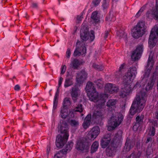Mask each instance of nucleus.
Here are the masks:
<instances>
[{
	"label": "nucleus",
	"instance_id": "nucleus-1",
	"mask_svg": "<svg viewBox=\"0 0 158 158\" xmlns=\"http://www.w3.org/2000/svg\"><path fill=\"white\" fill-rule=\"evenodd\" d=\"M58 131L63 135H58L56 137V145L58 148H61L67 141L69 137V128L65 121H60V124L58 127Z\"/></svg>",
	"mask_w": 158,
	"mask_h": 158
},
{
	"label": "nucleus",
	"instance_id": "nucleus-2",
	"mask_svg": "<svg viewBox=\"0 0 158 158\" xmlns=\"http://www.w3.org/2000/svg\"><path fill=\"white\" fill-rule=\"evenodd\" d=\"M146 101L145 94L142 93L137 95L134 99L129 111V113L132 115L136 113H139L142 110Z\"/></svg>",
	"mask_w": 158,
	"mask_h": 158
},
{
	"label": "nucleus",
	"instance_id": "nucleus-3",
	"mask_svg": "<svg viewBox=\"0 0 158 158\" xmlns=\"http://www.w3.org/2000/svg\"><path fill=\"white\" fill-rule=\"evenodd\" d=\"M122 132L118 131L115 135L113 139L111 141L112 146L108 147L106 150V155L109 156H113L115 155L116 148L121 145Z\"/></svg>",
	"mask_w": 158,
	"mask_h": 158
},
{
	"label": "nucleus",
	"instance_id": "nucleus-4",
	"mask_svg": "<svg viewBox=\"0 0 158 158\" xmlns=\"http://www.w3.org/2000/svg\"><path fill=\"white\" fill-rule=\"evenodd\" d=\"M123 118V114L119 113H116L113 114L109 121L110 126L107 129L109 131L113 130L115 128L119 126L122 123Z\"/></svg>",
	"mask_w": 158,
	"mask_h": 158
},
{
	"label": "nucleus",
	"instance_id": "nucleus-5",
	"mask_svg": "<svg viewBox=\"0 0 158 158\" xmlns=\"http://www.w3.org/2000/svg\"><path fill=\"white\" fill-rule=\"evenodd\" d=\"M145 26L143 22H141L138 23L132 33V36L135 39H138L142 36L145 32Z\"/></svg>",
	"mask_w": 158,
	"mask_h": 158
},
{
	"label": "nucleus",
	"instance_id": "nucleus-6",
	"mask_svg": "<svg viewBox=\"0 0 158 158\" xmlns=\"http://www.w3.org/2000/svg\"><path fill=\"white\" fill-rule=\"evenodd\" d=\"M89 100L94 102H98L99 104H102L104 102V96L105 94H98L96 91L92 92L88 94Z\"/></svg>",
	"mask_w": 158,
	"mask_h": 158
},
{
	"label": "nucleus",
	"instance_id": "nucleus-7",
	"mask_svg": "<svg viewBox=\"0 0 158 158\" xmlns=\"http://www.w3.org/2000/svg\"><path fill=\"white\" fill-rule=\"evenodd\" d=\"M89 143L87 142L85 140L80 139L77 141L76 148L78 151L85 152L89 151Z\"/></svg>",
	"mask_w": 158,
	"mask_h": 158
},
{
	"label": "nucleus",
	"instance_id": "nucleus-8",
	"mask_svg": "<svg viewBox=\"0 0 158 158\" xmlns=\"http://www.w3.org/2000/svg\"><path fill=\"white\" fill-rule=\"evenodd\" d=\"M94 33V31L93 30L91 31V34H90L87 29L85 30L81 29L80 31L81 38L83 41H86L89 39L91 41H92L95 38Z\"/></svg>",
	"mask_w": 158,
	"mask_h": 158
},
{
	"label": "nucleus",
	"instance_id": "nucleus-9",
	"mask_svg": "<svg viewBox=\"0 0 158 158\" xmlns=\"http://www.w3.org/2000/svg\"><path fill=\"white\" fill-rule=\"evenodd\" d=\"M158 35V27L152 28L149 36L148 44L150 49L152 48L156 45L157 42V38L156 37L155 31Z\"/></svg>",
	"mask_w": 158,
	"mask_h": 158
},
{
	"label": "nucleus",
	"instance_id": "nucleus-10",
	"mask_svg": "<svg viewBox=\"0 0 158 158\" xmlns=\"http://www.w3.org/2000/svg\"><path fill=\"white\" fill-rule=\"evenodd\" d=\"M100 132V129L99 127L94 126L89 131L87 135V137L90 140H94L97 137Z\"/></svg>",
	"mask_w": 158,
	"mask_h": 158
},
{
	"label": "nucleus",
	"instance_id": "nucleus-11",
	"mask_svg": "<svg viewBox=\"0 0 158 158\" xmlns=\"http://www.w3.org/2000/svg\"><path fill=\"white\" fill-rule=\"evenodd\" d=\"M143 50V45L138 46L132 54L131 57L132 60L135 61L139 59L141 56Z\"/></svg>",
	"mask_w": 158,
	"mask_h": 158
},
{
	"label": "nucleus",
	"instance_id": "nucleus-12",
	"mask_svg": "<svg viewBox=\"0 0 158 158\" xmlns=\"http://www.w3.org/2000/svg\"><path fill=\"white\" fill-rule=\"evenodd\" d=\"M87 78V74L83 70L77 73L76 76V81L78 84H81Z\"/></svg>",
	"mask_w": 158,
	"mask_h": 158
},
{
	"label": "nucleus",
	"instance_id": "nucleus-13",
	"mask_svg": "<svg viewBox=\"0 0 158 158\" xmlns=\"http://www.w3.org/2000/svg\"><path fill=\"white\" fill-rule=\"evenodd\" d=\"M154 64V61L153 60L152 56H151V54L149 55L148 62L146 66V69H147V72H146L143 75L144 77H148L150 74V71L152 69Z\"/></svg>",
	"mask_w": 158,
	"mask_h": 158
},
{
	"label": "nucleus",
	"instance_id": "nucleus-14",
	"mask_svg": "<svg viewBox=\"0 0 158 158\" xmlns=\"http://www.w3.org/2000/svg\"><path fill=\"white\" fill-rule=\"evenodd\" d=\"M111 135L107 134L105 135L101 140L100 145L102 148H106L111 141Z\"/></svg>",
	"mask_w": 158,
	"mask_h": 158
},
{
	"label": "nucleus",
	"instance_id": "nucleus-15",
	"mask_svg": "<svg viewBox=\"0 0 158 158\" xmlns=\"http://www.w3.org/2000/svg\"><path fill=\"white\" fill-rule=\"evenodd\" d=\"M147 17L150 19L153 18L158 19V6H156V8L152 10H149L146 13Z\"/></svg>",
	"mask_w": 158,
	"mask_h": 158
},
{
	"label": "nucleus",
	"instance_id": "nucleus-16",
	"mask_svg": "<svg viewBox=\"0 0 158 158\" xmlns=\"http://www.w3.org/2000/svg\"><path fill=\"white\" fill-rule=\"evenodd\" d=\"M70 93L72 99L75 102L77 101L78 95L80 94V90L77 85H75L72 87Z\"/></svg>",
	"mask_w": 158,
	"mask_h": 158
},
{
	"label": "nucleus",
	"instance_id": "nucleus-17",
	"mask_svg": "<svg viewBox=\"0 0 158 158\" xmlns=\"http://www.w3.org/2000/svg\"><path fill=\"white\" fill-rule=\"evenodd\" d=\"M118 90V88L115 85L111 83H108L105 85V90L110 94L116 93Z\"/></svg>",
	"mask_w": 158,
	"mask_h": 158
},
{
	"label": "nucleus",
	"instance_id": "nucleus-18",
	"mask_svg": "<svg viewBox=\"0 0 158 158\" xmlns=\"http://www.w3.org/2000/svg\"><path fill=\"white\" fill-rule=\"evenodd\" d=\"M86 48L85 46H81L80 48L79 47H77L74 52L73 56H76L83 55L86 53Z\"/></svg>",
	"mask_w": 158,
	"mask_h": 158
},
{
	"label": "nucleus",
	"instance_id": "nucleus-19",
	"mask_svg": "<svg viewBox=\"0 0 158 158\" xmlns=\"http://www.w3.org/2000/svg\"><path fill=\"white\" fill-rule=\"evenodd\" d=\"M103 115L102 109L101 107H97L94 111L92 117L94 119L101 118Z\"/></svg>",
	"mask_w": 158,
	"mask_h": 158
},
{
	"label": "nucleus",
	"instance_id": "nucleus-20",
	"mask_svg": "<svg viewBox=\"0 0 158 158\" xmlns=\"http://www.w3.org/2000/svg\"><path fill=\"white\" fill-rule=\"evenodd\" d=\"M132 75L129 73H127L123 77V82L125 85H128L131 83L133 79Z\"/></svg>",
	"mask_w": 158,
	"mask_h": 158
},
{
	"label": "nucleus",
	"instance_id": "nucleus-21",
	"mask_svg": "<svg viewBox=\"0 0 158 158\" xmlns=\"http://www.w3.org/2000/svg\"><path fill=\"white\" fill-rule=\"evenodd\" d=\"M73 146V142L72 141H69L67 144H66L65 147L60 151V154H66L68 152H69L72 149Z\"/></svg>",
	"mask_w": 158,
	"mask_h": 158
},
{
	"label": "nucleus",
	"instance_id": "nucleus-22",
	"mask_svg": "<svg viewBox=\"0 0 158 158\" xmlns=\"http://www.w3.org/2000/svg\"><path fill=\"white\" fill-rule=\"evenodd\" d=\"M91 120V115L88 114L85 118L82 124V126L85 129L88 128L90 125Z\"/></svg>",
	"mask_w": 158,
	"mask_h": 158
},
{
	"label": "nucleus",
	"instance_id": "nucleus-23",
	"mask_svg": "<svg viewBox=\"0 0 158 158\" xmlns=\"http://www.w3.org/2000/svg\"><path fill=\"white\" fill-rule=\"evenodd\" d=\"M86 89L87 92V94H89V93L92 92L96 91L93 84L91 82H87L86 85Z\"/></svg>",
	"mask_w": 158,
	"mask_h": 158
},
{
	"label": "nucleus",
	"instance_id": "nucleus-24",
	"mask_svg": "<svg viewBox=\"0 0 158 158\" xmlns=\"http://www.w3.org/2000/svg\"><path fill=\"white\" fill-rule=\"evenodd\" d=\"M131 90V88L129 87H125L121 92L120 96L123 98H125L128 95Z\"/></svg>",
	"mask_w": 158,
	"mask_h": 158
},
{
	"label": "nucleus",
	"instance_id": "nucleus-25",
	"mask_svg": "<svg viewBox=\"0 0 158 158\" xmlns=\"http://www.w3.org/2000/svg\"><path fill=\"white\" fill-rule=\"evenodd\" d=\"M133 147L131 141L127 140L124 146L123 151L127 152H128Z\"/></svg>",
	"mask_w": 158,
	"mask_h": 158
},
{
	"label": "nucleus",
	"instance_id": "nucleus-26",
	"mask_svg": "<svg viewBox=\"0 0 158 158\" xmlns=\"http://www.w3.org/2000/svg\"><path fill=\"white\" fill-rule=\"evenodd\" d=\"M73 84L72 78H66L65 79L64 86L66 88L72 85Z\"/></svg>",
	"mask_w": 158,
	"mask_h": 158
},
{
	"label": "nucleus",
	"instance_id": "nucleus-27",
	"mask_svg": "<svg viewBox=\"0 0 158 158\" xmlns=\"http://www.w3.org/2000/svg\"><path fill=\"white\" fill-rule=\"evenodd\" d=\"M69 114L68 110L67 108H63L60 111V115L62 118H66Z\"/></svg>",
	"mask_w": 158,
	"mask_h": 158
},
{
	"label": "nucleus",
	"instance_id": "nucleus-28",
	"mask_svg": "<svg viewBox=\"0 0 158 158\" xmlns=\"http://www.w3.org/2000/svg\"><path fill=\"white\" fill-rule=\"evenodd\" d=\"M99 146V143L98 141H95L92 144L91 147V152L93 153L96 152Z\"/></svg>",
	"mask_w": 158,
	"mask_h": 158
},
{
	"label": "nucleus",
	"instance_id": "nucleus-29",
	"mask_svg": "<svg viewBox=\"0 0 158 158\" xmlns=\"http://www.w3.org/2000/svg\"><path fill=\"white\" fill-rule=\"evenodd\" d=\"M154 84V80L152 79L150 81H149L148 84L146 85L145 88V90L146 91H148L151 90Z\"/></svg>",
	"mask_w": 158,
	"mask_h": 158
},
{
	"label": "nucleus",
	"instance_id": "nucleus-30",
	"mask_svg": "<svg viewBox=\"0 0 158 158\" xmlns=\"http://www.w3.org/2000/svg\"><path fill=\"white\" fill-rule=\"evenodd\" d=\"M94 82L99 88H102L104 85L103 81L102 78L96 80L94 81Z\"/></svg>",
	"mask_w": 158,
	"mask_h": 158
},
{
	"label": "nucleus",
	"instance_id": "nucleus-31",
	"mask_svg": "<svg viewBox=\"0 0 158 158\" xmlns=\"http://www.w3.org/2000/svg\"><path fill=\"white\" fill-rule=\"evenodd\" d=\"M117 102V101L116 100L110 99L108 101L106 105L108 107L112 108V107H114L115 106Z\"/></svg>",
	"mask_w": 158,
	"mask_h": 158
},
{
	"label": "nucleus",
	"instance_id": "nucleus-32",
	"mask_svg": "<svg viewBox=\"0 0 158 158\" xmlns=\"http://www.w3.org/2000/svg\"><path fill=\"white\" fill-rule=\"evenodd\" d=\"M144 117L143 115H141L140 116L139 115L137 116L135 118L136 123L140 124V125L142 124L143 122Z\"/></svg>",
	"mask_w": 158,
	"mask_h": 158
},
{
	"label": "nucleus",
	"instance_id": "nucleus-33",
	"mask_svg": "<svg viewBox=\"0 0 158 158\" xmlns=\"http://www.w3.org/2000/svg\"><path fill=\"white\" fill-rule=\"evenodd\" d=\"M98 13L97 11H95L92 13L91 18L96 23H98L99 21V19L97 16Z\"/></svg>",
	"mask_w": 158,
	"mask_h": 158
},
{
	"label": "nucleus",
	"instance_id": "nucleus-34",
	"mask_svg": "<svg viewBox=\"0 0 158 158\" xmlns=\"http://www.w3.org/2000/svg\"><path fill=\"white\" fill-rule=\"evenodd\" d=\"M127 73H130L132 76H135L136 74L137 73V69L135 67H131L129 68V69L128 70Z\"/></svg>",
	"mask_w": 158,
	"mask_h": 158
},
{
	"label": "nucleus",
	"instance_id": "nucleus-35",
	"mask_svg": "<svg viewBox=\"0 0 158 158\" xmlns=\"http://www.w3.org/2000/svg\"><path fill=\"white\" fill-rule=\"evenodd\" d=\"M72 64L73 68L74 69H77L80 65L79 61L77 59L74 60L72 62Z\"/></svg>",
	"mask_w": 158,
	"mask_h": 158
},
{
	"label": "nucleus",
	"instance_id": "nucleus-36",
	"mask_svg": "<svg viewBox=\"0 0 158 158\" xmlns=\"http://www.w3.org/2000/svg\"><path fill=\"white\" fill-rule=\"evenodd\" d=\"M141 154V152L139 151L137 153L133 152L128 156V158H139Z\"/></svg>",
	"mask_w": 158,
	"mask_h": 158
},
{
	"label": "nucleus",
	"instance_id": "nucleus-37",
	"mask_svg": "<svg viewBox=\"0 0 158 158\" xmlns=\"http://www.w3.org/2000/svg\"><path fill=\"white\" fill-rule=\"evenodd\" d=\"M70 104V102L69 98H65L64 100L63 108H67V106H69Z\"/></svg>",
	"mask_w": 158,
	"mask_h": 158
},
{
	"label": "nucleus",
	"instance_id": "nucleus-38",
	"mask_svg": "<svg viewBox=\"0 0 158 158\" xmlns=\"http://www.w3.org/2000/svg\"><path fill=\"white\" fill-rule=\"evenodd\" d=\"M82 106V105L81 104L78 105L73 109V111L74 112H78L80 113L82 112L83 111V108Z\"/></svg>",
	"mask_w": 158,
	"mask_h": 158
},
{
	"label": "nucleus",
	"instance_id": "nucleus-39",
	"mask_svg": "<svg viewBox=\"0 0 158 158\" xmlns=\"http://www.w3.org/2000/svg\"><path fill=\"white\" fill-rule=\"evenodd\" d=\"M69 123L72 126L74 127H78L79 125V122L77 120L75 119H71L70 120Z\"/></svg>",
	"mask_w": 158,
	"mask_h": 158
},
{
	"label": "nucleus",
	"instance_id": "nucleus-40",
	"mask_svg": "<svg viewBox=\"0 0 158 158\" xmlns=\"http://www.w3.org/2000/svg\"><path fill=\"white\" fill-rule=\"evenodd\" d=\"M125 64H123L121 65L119 67V71L116 73L115 75L117 78H118L121 76V73H122V70L123 69L124 66Z\"/></svg>",
	"mask_w": 158,
	"mask_h": 158
},
{
	"label": "nucleus",
	"instance_id": "nucleus-41",
	"mask_svg": "<svg viewBox=\"0 0 158 158\" xmlns=\"http://www.w3.org/2000/svg\"><path fill=\"white\" fill-rule=\"evenodd\" d=\"M115 20V18L114 17L113 14L110 12L109 14L107 15L106 17V20L107 21H114Z\"/></svg>",
	"mask_w": 158,
	"mask_h": 158
},
{
	"label": "nucleus",
	"instance_id": "nucleus-42",
	"mask_svg": "<svg viewBox=\"0 0 158 158\" xmlns=\"http://www.w3.org/2000/svg\"><path fill=\"white\" fill-rule=\"evenodd\" d=\"M93 67L94 68L99 71H102L104 69V67L101 65L94 64L93 65Z\"/></svg>",
	"mask_w": 158,
	"mask_h": 158
},
{
	"label": "nucleus",
	"instance_id": "nucleus-43",
	"mask_svg": "<svg viewBox=\"0 0 158 158\" xmlns=\"http://www.w3.org/2000/svg\"><path fill=\"white\" fill-rule=\"evenodd\" d=\"M146 8L145 5L143 6L138 11L135 15L136 17H138L140 15L141 13L145 10Z\"/></svg>",
	"mask_w": 158,
	"mask_h": 158
},
{
	"label": "nucleus",
	"instance_id": "nucleus-44",
	"mask_svg": "<svg viewBox=\"0 0 158 158\" xmlns=\"http://www.w3.org/2000/svg\"><path fill=\"white\" fill-rule=\"evenodd\" d=\"M155 133V129L154 127L152 126L150 130V134L151 136H154Z\"/></svg>",
	"mask_w": 158,
	"mask_h": 158
},
{
	"label": "nucleus",
	"instance_id": "nucleus-45",
	"mask_svg": "<svg viewBox=\"0 0 158 158\" xmlns=\"http://www.w3.org/2000/svg\"><path fill=\"white\" fill-rule=\"evenodd\" d=\"M140 125V124L135 122L133 125V130L135 131H137Z\"/></svg>",
	"mask_w": 158,
	"mask_h": 158
},
{
	"label": "nucleus",
	"instance_id": "nucleus-46",
	"mask_svg": "<svg viewBox=\"0 0 158 158\" xmlns=\"http://www.w3.org/2000/svg\"><path fill=\"white\" fill-rule=\"evenodd\" d=\"M58 100H54L53 106V108L52 111L53 113L55 112V110L56 108L57 105Z\"/></svg>",
	"mask_w": 158,
	"mask_h": 158
},
{
	"label": "nucleus",
	"instance_id": "nucleus-47",
	"mask_svg": "<svg viewBox=\"0 0 158 158\" xmlns=\"http://www.w3.org/2000/svg\"><path fill=\"white\" fill-rule=\"evenodd\" d=\"M141 82L140 81L137 82L133 88L134 89H136L138 88H140L141 86Z\"/></svg>",
	"mask_w": 158,
	"mask_h": 158
},
{
	"label": "nucleus",
	"instance_id": "nucleus-48",
	"mask_svg": "<svg viewBox=\"0 0 158 158\" xmlns=\"http://www.w3.org/2000/svg\"><path fill=\"white\" fill-rule=\"evenodd\" d=\"M66 66L65 65L63 66L61 69V72L60 74H63L65 72L66 70Z\"/></svg>",
	"mask_w": 158,
	"mask_h": 158
},
{
	"label": "nucleus",
	"instance_id": "nucleus-49",
	"mask_svg": "<svg viewBox=\"0 0 158 158\" xmlns=\"http://www.w3.org/2000/svg\"><path fill=\"white\" fill-rule=\"evenodd\" d=\"M102 6L104 9H106L108 7V3L106 2V0H103Z\"/></svg>",
	"mask_w": 158,
	"mask_h": 158
},
{
	"label": "nucleus",
	"instance_id": "nucleus-50",
	"mask_svg": "<svg viewBox=\"0 0 158 158\" xmlns=\"http://www.w3.org/2000/svg\"><path fill=\"white\" fill-rule=\"evenodd\" d=\"M59 88L58 87L57 89V91H56V93L54 97V100H58V97L59 94Z\"/></svg>",
	"mask_w": 158,
	"mask_h": 158
},
{
	"label": "nucleus",
	"instance_id": "nucleus-51",
	"mask_svg": "<svg viewBox=\"0 0 158 158\" xmlns=\"http://www.w3.org/2000/svg\"><path fill=\"white\" fill-rule=\"evenodd\" d=\"M101 0H93L92 3L95 6H96L99 4Z\"/></svg>",
	"mask_w": 158,
	"mask_h": 158
},
{
	"label": "nucleus",
	"instance_id": "nucleus-52",
	"mask_svg": "<svg viewBox=\"0 0 158 158\" xmlns=\"http://www.w3.org/2000/svg\"><path fill=\"white\" fill-rule=\"evenodd\" d=\"M121 33L122 34H123V36H122L121 35H119V37L120 38H124L126 39L127 38V35L126 33H125L124 31H121Z\"/></svg>",
	"mask_w": 158,
	"mask_h": 158
},
{
	"label": "nucleus",
	"instance_id": "nucleus-53",
	"mask_svg": "<svg viewBox=\"0 0 158 158\" xmlns=\"http://www.w3.org/2000/svg\"><path fill=\"white\" fill-rule=\"evenodd\" d=\"M71 53V52L69 48H68L67 50V52H66V57L68 58H69L70 57V55Z\"/></svg>",
	"mask_w": 158,
	"mask_h": 158
},
{
	"label": "nucleus",
	"instance_id": "nucleus-54",
	"mask_svg": "<svg viewBox=\"0 0 158 158\" xmlns=\"http://www.w3.org/2000/svg\"><path fill=\"white\" fill-rule=\"evenodd\" d=\"M63 80V78L61 77H60V79H59V82H58V87L59 88L61 86V85L62 84V83Z\"/></svg>",
	"mask_w": 158,
	"mask_h": 158
},
{
	"label": "nucleus",
	"instance_id": "nucleus-55",
	"mask_svg": "<svg viewBox=\"0 0 158 158\" xmlns=\"http://www.w3.org/2000/svg\"><path fill=\"white\" fill-rule=\"evenodd\" d=\"M152 123L153 125V127H157V126L158 123H157V121L156 120H154L152 122Z\"/></svg>",
	"mask_w": 158,
	"mask_h": 158
},
{
	"label": "nucleus",
	"instance_id": "nucleus-56",
	"mask_svg": "<svg viewBox=\"0 0 158 158\" xmlns=\"http://www.w3.org/2000/svg\"><path fill=\"white\" fill-rule=\"evenodd\" d=\"M32 6L33 8H38V4L37 3L33 2L32 3Z\"/></svg>",
	"mask_w": 158,
	"mask_h": 158
},
{
	"label": "nucleus",
	"instance_id": "nucleus-57",
	"mask_svg": "<svg viewBox=\"0 0 158 158\" xmlns=\"http://www.w3.org/2000/svg\"><path fill=\"white\" fill-rule=\"evenodd\" d=\"M82 18L83 17L82 16V15H80L77 16V19L78 21H81Z\"/></svg>",
	"mask_w": 158,
	"mask_h": 158
},
{
	"label": "nucleus",
	"instance_id": "nucleus-58",
	"mask_svg": "<svg viewBox=\"0 0 158 158\" xmlns=\"http://www.w3.org/2000/svg\"><path fill=\"white\" fill-rule=\"evenodd\" d=\"M20 86L18 85H16L14 87V89L15 90H19L20 89Z\"/></svg>",
	"mask_w": 158,
	"mask_h": 158
},
{
	"label": "nucleus",
	"instance_id": "nucleus-59",
	"mask_svg": "<svg viewBox=\"0 0 158 158\" xmlns=\"http://www.w3.org/2000/svg\"><path fill=\"white\" fill-rule=\"evenodd\" d=\"M152 138L151 137H148L146 141V143H148L149 142L152 141Z\"/></svg>",
	"mask_w": 158,
	"mask_h": 158
},
{
	"label": "nucleus",
	"instance_id": "nucleus-60",
	"mask_svg": "<svg viewBox=\"0 0 158 158\" xmlns=\"http://www.w3.org/2000/svg\"><path fill=\"white\" fill-rule=\"evenodd\" d=\"M109 34V33L108 31H105V35H104V38L105 39H106L107 38L108 35Z\"/></svg>",
	"mask_w": 158,
	"mask_h": 158
},
{
	"label": "nucleus",
	"instance_id": "nucleus-61",
	"mask_svg": "<svg viewBox=\"0 0 158 158\" xmlns=\"http://www.w3.org/2000/svg\"><path fill=\"white\" fill-rule=\"evenodd\" d=\"M53 158H60V153H57L55 155Z\"/></svg>",
	"mask_w": 158,
	"mask_h": 158
},
{
	"label": "nucleus",
	"instance_id": "nucleus-62",
	"mask_svg": "<svg viewBox=\"0 0 158 158\" xmlns=\"http://www.w3.org/2000/svg\"><path fill=\"white\" fill-rule=\"evenodd\" d=\"M155 114L156 118L158 119V111L155 113Z\"/></svg>",
	"mask_w": 158,
	"mask_h": 158
},
{
	"label": "nucleus",
	"instance_id": "nucleus-63",
	"mask_svg": "<svg viewBox=\"0 0 158 158\" xmlns=\"http://www.w3.org/2000/svg\"><path fill=\"white\" fill-rule=\"evenodd\" d=\"M117 35L119 37V35H121L122 36H123V34H122L121 33V31L120 32H118L117 33Z\"/></svg>",
	"mask_w": 158,
	"mask_h": 158
},
{
	"label": "nucleus",
	"instance_id": "nucleus-64",
	"mask_svg": "<svg viewBox=\"0 0 158 158\" xmlns=\"http://www.w3.org/2000/svg\"><path fill=\"white\" fill-rule=\"evenodd\" d=\"M50 150V148H47V154L48 155L49 154V151Z\"/></svg>",
	"mask_w": 158,
	"mask_h": 158
}]
</instances>
